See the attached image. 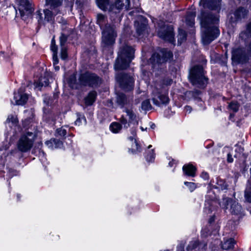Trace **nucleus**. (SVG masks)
Here are the masks:
<instances>
[{
    "mask_svg": "<svg viewBox=\"0 0 251 251\" xmlns=\"http://www.w3.org/2000/svg\"><path fill=\"white\" fill-rule=\"evenodd\" d=\"M133 5H131L130 0H126V10L128 8H134L136 9H138L140 5L139 0H132Z\"/></svg>",
    "mask_w": 251,
    "mask_h": 251,
    "instance_id": "ea45409f",
    "label": "nucleus"
},
{
    "mask_svg": "<svg viewBox=\"0 0 251 251\" xmlns=\"http://www.w3.org/2000/svg\"><path fill=\"white\" fill-rule=\"evenodd\" d=\"M53 141V145L54 148H61L63 146V142L59 139H52Z\"/></svg>",
    "mask_w": 251,
    "mask_h": 251,
    "instance_id": "603ef678",
    "label": "nucleus"
},
{
    "mask_svg": "<svg viewBox=\"0 0 251 251\" xmlns=\"http://www.w3.org/2000/svg\"><path fill=\"white\" fill-rule=\"evenodd\" d=\"M110 128L113 132L118 133L121 129L122 126L120 124L114 122L111 124Z\"/></svg>",
    "mask_w": 251,
    "mask_h": 251,
    "instance_id": "79ce46f5",
    "label": "nucleus"
},
{
    "mask_svg": "<svg viewBox=\"0 0 251 251\" xmlns=\"http://www.w3.org/2000/svg\"><path fill=\"white\" fill-rule=\"evenodd\" d=\"M68 40V36L64 33H62L59 37V42L60 47H66L65 44Z\"/></svg>",
    "mask_w": 251,
    "mask_h": 251,
    "instance_id": "c03bdc74",
    "label": "nucleus"
},
{
    "mask_svg": "<svg viewBox=\"0 0 251 251\" xmlns=\"http://www.w3.org/2000/svg\"><path fill=\"white\" fill-rule=\"evenodd\" d=\"M217 185L215 187V188H218L222 190H226L227 188V185L226 182L221 178H217Z\"/></svg>",
    "mask_w": 251,
    "mask_h": 251,
    "instance_id": "58836bf2",
    "label": "nucleus"
},
{
    "mask_svg": "<svg viewBox=\"0 0 251 251\" xmlns=\"http://www.w3.org/2000/svg\"><path fill=\"white\" fill-rule=\"evenodd\" d=\"M126 101V96L124 93H119L117 97V103L121 108L124 107Z\"/></svg>",
    "mask_w": 251,
    "mask_h": 251,
    "instance_id": "72a5a7b5",
    "label": "nucleus"
},
{
    "mask_svg": "<svg viewBox=\"0 0 251 251\" xmlns=\"http://www.w3.org/2000/svg\"><path fill=\"white\" fill-rule=\"evenodd\" d=\"M174 161L173 160H172L171 161H170L169 163V166L170 167H173L174 163Z\"/></svg>",
    "mask_w": 251,
    "mask_h": 251,
    "instance_id": "338daca9",
    "label": "nucleus"
},
{
    "mask_svg": "<svg viewBox=\"0 0 251 251\" xmlns=\"http://www.w3.org/2000/svg\"><path fill=\"white\" fill-rule=\"evenodd\" d=\"M214 221H215V216H212L210 217V218L208 220V223H209V224H211L214 222Z\"/></svg>",
    "mask_w": 251,
    "mask_h": 251,
    "instance_id": "e2e57ef3",
    "label": "nucleus"
},
{
    "mask_svg": "<svg viewBox=\"0 0 251 251\" xmlns=\"http://www.w3.org/2000/svg\"><path fill=\"white\" fill-rule=\"evenodd\" d=\"M173 57L172 52L167 49H161L157 52L153 53L150 59L151 64L154 68L156 65L171 61Z\"/></svg>",
    "mask_w": 251,
    "mask_h": 251,
    "instance_id": "6e6552de",
    "label": "nucleus"
},
{
    "mask_svg": "<svg viewBox=\"0 0 251 251\" xmlns=\"http://www.w3.org/2000/svg\"><path fill=\"white\" fill-rule=\"evenodd\" d=\"M11 122L13 125H17L18 123V120L17 117L14 116L13 115H10L8 116L6 123Z\"/></svg>",
    "mask_w": 251,
    "mask_h": 251,
    "instance_id": "de8ad7c7",
    "label": "nucleus"
},
{
    "mask_svg": "<svg viewBox=\"0 0 251 251\" xmlns=\"http://www.w3.org/2000/svg\"><path fill=\"white\" fill-rule=\"evenodd\" d=\"M230 211L232 214L239 216H241L243 212L241 205L235 201H234L231 205Z\"/></svg>",
    "mask_w": 251,
    "mask_h": 251,
    "instance_id": "5701e85b",
    "label": "nucleus"
},
{
    "mask_svg": "<svg viewBox=\"0 0 251 251\" xmlns=\"http://www.w3.org/2000/svg\"><path fill=\"white\" fill-rule=\"evenodd\" d=\"M227 161L228 163H232L233 162V158L230 153H228L227 155Z\"/></svg>",
    "mask_w": 251,
    "mask_h": 251,
    "instance_id": "052dcab7",
    "label": "nucleus"
},
{
    "mask_svg": "<svg viewBox=\"0 0 251 251\" xmlns=\"http://www.w3.org/2000/svg\"><path fill=\"white\" fill-rule=\"evenodd\" d=\"M116 79L120 87L125 89L126 88V74L123 72L119 73L117 75Z\"/></svg>",
    "mask_w": 251,
    "mask_h": 251,
    "instance_id": "c85d7f7f",
    "label": "nucleus"
},
{
    "mask_svg": "<svg viewBox=\"0 0 251 251\" xmlns=\"http://www.w3.org/2000/svg\"><path fill=\"white\" fill-rule=\"evenodd\" d=\"M63 0H46V5L48 8L56 11H61L60 8Z\"/></svg>",
    "mask_w": 251,
    "mask_h": 251,
    "instance_id": "aec40b11",
    "label": "nucleus"
},
{
    "mask_svg": "<svg viewBox=\"0 0 251 251\" xmlns=\"http://www.w3.org/2000/svg\"><path fill=\"white\" fill-rule=\"evenodd\" d=\"M124 6L123 0H117L114 4L109 5L108 10L110 12L117 13L120 12Z\"/></svg>",
    "mask_w": 251,
    "mask_h": 251,
    "instance_id": "412c9836",
    "label": "nucleus"
},
{
    "mask_svg": "<svg viewBox=\"0 0 251 251\" xmlns=\"http://www.w3.org/2000/svg\"><path fill=\"white\" fill-rule=\"evenodd\" d=\"M56 45L54 37H53V38L51 40V45Z\"/></svg>",
    "mask_w": 251,
    "mask_h": 251,
    "instance_id": "774afa93",
    "label": "nucleus"
},
{
    "mask_svg": "<svg viewBox=\"0 0 251 251\" xmlns=\"http://www.w3.org/2000/svg\"><path fill=\"white\" fill-rule=\"evenodd\" d=\"M82 121L84 124H86V119L85 117L83 115H81L79 114H77V118L75 121V124L76 125L79 126Z\"/></svg>",
    "mask_w": 251,
    "mask_h": 251,
    "instance_id": "49530a36",
    "label": "nucleus"
},
{
    "mask_svg": "<svg viewBox=\"0 0 251 251\" xmlns=\"http://www.w3.org/2000/svg\"><path fill=\"white\" fill-rule=\"evenodd\" d=\"M184 184L189 188L191 192H193L197 187L196 184L194 182L185 181Z\"/></svg>",
    "mask_w": 251,
    "mask_h": 251,
    "instance_id": "3c124183",
    "label": "nucleus"
},
{
    "mask_svg": "<svg viewBox=\"0 0 251 251\" xmlns=\"http://www.w3.org/2000/svg\"><path fill=\"white\" fill-rule=\"evenodd\" d=\"M105 16L101 14H98L97 15V23L100 26V28L103 30V25L105 24Z\"/></svg>",
    "mask_w": 251,
    "mask_h": 251,
    "instance_id": "a19ab883",
    "label": "nucleus"
},
{
    "mask_svg": "<svg viewBox=\"0 0 251 251\" xmlns=\"http://www.w3.org/2000/svg\"><path fill=\"white\" fill-rule=\"evenodd\" d=\"M97 95V93L95 91L90 92L84 99L85 104L87 105H92L96 100Z\"/></svg>",
    "mask_w": 251,
    "mask_h": 251,
    "instance_id": "b1692460",
    "label": "nucleus"
},
{
    "mask_svg": "<svg viewBox=\"0 0 251 251\" xmlns=\"http://www.w3.org/2000/svg\"><path fill=\"white\" fill-rule=\"evenodd\" d=\"M79 79L84 87L98 88L102 83V79L95 73L86 71L79 74Z\"/></svg>",
    "mask_w": 251,
    "mask_h": 251,
    "instance_id": "0eeeda50",
    "label": "nucleus"
},
{
    "mask_svg": "<svg viewBox=\"0 0 251 251\" xmlns=\"http://www.w3.org/2000/svg\"><path fill=\"white\" fill-rule=\"evenodd\" d=\"M59 60L57 57V54H53V64L55 66L58 63Z\"/></svg>",
    "mask_w": 251,
    "mask_h": 251,
    "instance_id": "5fc2aeb1",
    "label": "nucleus"
},
{
    "mask_svg": "<svg viewBox=\"0 0 251 251\" xmlns=\"http://www.w3.org/2000/svg\"><path fill=\"white\" fill-rule=\"evenodd\" d=\"M248 12L249 11L246 8L243 7H238L233 13L234 17L231 16L230 22L235 23L245 18L247 16Z\"/></svg>",
    "mask_w": 251,
    "mask_h": 251,
    "instance_id": "dca6fc26",
    "label": "nucleus"
},
{
    "mask_svg": "<svg viewBox=\"0 0 251 251\" xmlns=\"http://www.w3.org/2000/svg\"><path fill=\"white\" fill-rule=\"evenodd\" d=\"M135 26L136 27L137 34L138 36H141L144 34L147 27V25L145 23L135 22Z\"/></svg>",
    "mask_w": 251,
    "mask_h": 251,
    "instance_id": "393cba45",
    "label": "nucleus"
},
{
    "mask_svg": "<svg viewBox=\"0 0 251 251\" xmlns=\"http://www.w3.org/2000/svg\"><path fill=\"white\" fill-rule=\"evenodd\" d=\"M141 108L143 110L145 111H150L152 109L149 99H147L142 101L141 103Z\"/></svg>",
    "mask_w": 251,
    "mask_h": 251,
    "instance_id": "e433bc0d",
    "label": "nucleus"
},
{
    "mask_svg": "<svg viewBox=\"0 0 251 251\" xmlns=\"http://www.w3.org/2000/svg\"><path fill=\"white\" fill-rule=\"evenodd\" d=\"M227 61V54L226 52L224 55H221L219 59V63L221 66H226Z\"/></svg>",
    "mask_w": 251,
    "mask_h": 251,
    "instance_id": "a18cd8bd",
    "label": "nucleus"
},
{
    "mask_svg": "<svg viewBox=\"0 0 251 251\" xmlns=\"http://www.w3.org/2000/svg\"><path fill=\"white\" fill-rule=\"evenodd\" d=\"M221 0H201L199 4L205 9L219 11L221 9Z\"/></svg>",
    "mask_w": 251,
    "mask_h": 251,
    "instance_id": "4468645a",
    "label": "nucleus"
},
{
    "mask_svg": "<svg viewBox=\"0 0 251 251\" xmlns=\"http://www.w3.org/2000/svg\"><path fill=\"white\" fill-rule=\"evenodd\" d=\"M240 107V104L237 101H232L228 103L227 108L232 111L234 113L238 111Z\"/></svg>",
    "mask_w": 251,
    "mask_h": 251,
    "instance_id": "f704fd0d",
    "label": "nucleus"
},
{
    "mask_svg": "<svg viewBox=\"0 0 251 251\" xmlns=\"http://www.w3.org/2000/svg\"><path fill=\"white\" fill-rule=\"evenodd\" d=\"M207 244L205 242H200L198 240L190 242L186 250L187 251H205Z\"/></svg>",
    "mask_w": 251,
    "mask_h": 251,
    "instance_id": "2eb2a0df",
    "label": "nucleus"
},
{
    "mask_svg": "<svg viewBox=\"0 0 251 251\" xmlns=\"http://www.w3.org/2000/svg\"><path fill=\"white\" fill-rule=\"evenodd\" d=\"M120 43L121 46L114 65L116 70H123L126 69V40L124 38L120 39Z\"/></svg>",
    "mask_w": 251,
    "mask_h": 251,
    "instance_id": "9b49d317",
    "label": "nucleus"
},
{
    "mask_svg": "<svg viewBox=\"0 0 251 251\" xmlns=\"http://www.w3.org/2000/svg\"><path fill=\"white\" fill-rule=\"evenodd\" d=\"M235 241L233 238H230L224 241L222 244V248L223 250H228L233 248Z\"/></svg>",
    "mask_w": 251,
    "mask_h": 251,
    "instance_id": "c756f323",
    "label": "nucleus"
},
{
    "mask_svg": "<svg viewBox=\"0 0 251 251\" xmlns=\"http://www.w3.org/2000/svg\"><path fill=\"white\" fill-rule=\"evenodd\" d=\"M147 155L145 156L147 161L149 162H152L154 161L155 154L154 151V150L152 149L151 151H146Z\"/></svg>",
    "mask_w": 251,
    "mask_h": 251,
    "instance_id": "4c0bfd02",
    "label": "nucleus"
},
{
    "mask_svg": "<svg viewBox=\"0 0 251 251\" xmlns=\"http://www.w3.org/2000/svg\"><path fill=\"white\" fill-rule=\"evenodd\" d=\"M35 134L31 132H27L20 138L18 144V149L22 152H25L32 147Z\"/></svg>",
    "mask_w": 251,
    "mask_h": 251,
    "instance_id": "9d476101",
    "label": "nucleus"
},
{
    "mask_svg": "<svg viewBox=\"0 0 251 251\" xmlns=\"http://www.w3.org/2000/svg\"><path fill=\"white\" fill-rule=\"evenodd\" d=\"M56 133L57 136L64 137L67 134V131L62 127L61 128H57L56 130Z\"/></svg>",
    "mask_w": 251,
    "mask_h": 251,
    "instance_id": "09e8293b",
    "label": "nucleus"
},
{
    "mask_svg": "<svg viewBox=\"0 0 251 251\" xmlns=\"http://www.w3.org/2000/svg\"><path fill=\"white\" fill-rule=\"evenodd\" d=\"M201 176L204 180H207L209 179V175L205 172H202L201 174Z\"/></svg>",
    "mask_w": 251,
    "mask_h": 251,
    "instance_id": "4d7b16f0",
    "label": "nucleus"
},
{
    "mask_svg": "<svg viewBox=\"0 0 251 251\" xmlns=\"http://www.w3.org/2000/svg\"><path fill=\"white\" fill-rule=\"evenodd\" d=\"M45 143L49 147V148H50L51 149L54 148L53 141H52V139H51L50 140L46 141Z\"/></svg>",
    "mask_w": 251,
    "mask_h": 251,
    "instance_id": "6e6d98bb",
    "label": "nucleus"
},
{
    "mask_svg": "<svg viewBox=\"0 0 251 251\" xmlns=\"http://www.w3.org/2000/svg\"><path fill=\"white\" fill-rule=\"evenodd\" d=\"M60 57L62 60H65L68 57L67 47H61Z\"/></svg>",
    "mask_w": 251,
    "mask_h": 251,
    "instance_id": "8fccbe9b",
    "label": "nucleus"
},
{
    "mask_svg": "<svg viewBox=\"0 0 251 251\" xmlns=\"http://www.w3.org/2000/svg\"><path fill=\"white\" fill-rule=\"evenodd\" d=\"M196 14L193 12H189L187 13L185 18L186 24L187 25L193 27L195 24Z\"/></svg>",
    "mask_w": 251,
    "mask_h": 251,
    "instance_id": "cd10ccee",
    "label": "nucleus"
},
{
    "mask_svg": "<svg viewBox=\"0 0 251 251\" xmlns=\"http://www.w3.org/2000/svg\"><path fill=\"white\" fill-rule=\"evenodd\" d=\"M240 3H242V4H245L246 2H247L249 0H238Z\"/></svg>",
    "mask_w": 251,
    "mask_h": 251,
    "instance_id": "69168bd1",
    "label": "nucleus"
},
{
    "mask_svg": "<svg viewBox=\"0 0 251 251\" xmlns=\"http://www.w3.org/2000/svg\"><path fill=\"white\" fill-rule=\"evenodd\" d=\"M184 243L182 241L177 245L176 247V251H184Z\"/></svg>",
    "mask_w": 251,
    "mask_h": 251,
    "instance_id": "864d4df0",
    "label": "nucleus"
},
{
    "mask_svg": "<svg viewBox=\"0 0 251 251\" xmlns=\"http://www.w3.org/2000/svg\"><path fill=\"white\" fill-rule=\"evenodd\" d=\"M191 83L199 88L206 87L208 78L205 76L204 71L201 65H195L190 70L189 75Z\"/></svg>",
    "mask_w": 251,
    "mask_h": 251,
    "instance_id": "7ed1b4c3",
    "label": "nucleus"
},
{
    "mask_svg": "<svg viewBox=\"0 0 251 251\" xmlns=\"http://www.w3.org/2000/svg\"><path fill=\"white\" fill-rule=\"evenodd\" d=\"M126 116H128V126H132L130 129L131 135L127 138L129 144L131 146V147L128 149V152L132 154H136L142 151V148L136 134L138 118L132 110L128 109H126Z\"/></svg>",
    "mask_w": 251,
    "mask_h": 251,
    "instance_id": "f03ea898",
    "label": "nucleus"
},
{
    "mask_svg": "<svg viewBox=\"0 0 251 251\" xmlns=\"http://www.w3.org/2000/svg\"><path fill=\"white\" fill-rule=\"evenodd\" d=\"M68 83L69 87L73 89L79 90L84 87L79 79V76L77 79L75 75H71L68 78Z\"/></svg>",
    "mask_w": 251,
    "mask_h": 251,
    "instance_id": "f3484780",
    "label": "nucleus"
},
{
    "mask_svg": "<svg viewBox=\"0 0 251 251\" xmlns=\"http://www.w3.org/2000/svg\"><path fill=\"white\" fill-rule=\"evenodd\" d=\"M184 175L186 176L194 177L196 176L197 168L191 164H185L182 167Z\"/></svg>",
    "mask_w": 251,
    "mask_h": 251,
    "instance_id": "6ab92c4d",
    "label": "nucleus"
},
{
    "mask_svg": "<svg viewBox=\"0 0 251 251\" xmlns=\"http://www.w3.org/2000/svg\"><path fill=\"white\" fill-rule=\"evenodd\" d=\"M7 9L10 12H12L13 14L16 13L17 14V10L14 6H9Z\"/></svg>",
    "mask_w": 251,
    "mask_h": 251,
    "instance_id": "bf43d9fd",
    "label": "nucleus"
},
{
    "mask_svg": "<svg viewBox=\"0 0 251 251\" xmlns=\"http://www.w3.org/2000/svg\"><path fill=\"white\" fill-rule=\"evenodd\" d=\"M28 100V96L26 94H22L20 92L15 93L14 96V100L11 101L12 103L17 105L25 104Z\"/></svg>",
    "mask_w": 251,
    "mask_h": 251,
    "instance_id": "a211bd4d",
    "label": "nucleus"
},
{
    "mask_svg": "<svg viewBox=\"0 0 251 251\" xmlns=\"http://www.w3.org/2000/svg\"><path fill=\"white\" fill-rule=\"evenodd\" d=\"M49 84V80L47 77H41L38 81L35 83V86L36 88H39L41 89V87L43 86H47Z\"/></svg>",
    "mask_w": 251,
    "mask_h": 251,
    "instance_id": "7c9ffc66",
    "label": "nucleus"
},
{
    "mask_svg": "<svg viewBox=\"0 0 251 251\" xmlns=\"http://www.w3.org/2000/svg\"><path fill=\"white\" fill-rule=\"evenodd\" d=\"M157 35L161 39L173 43L175 41L174 27L172 25H165L157 31Z\"/></svg>",
    "mask_w": 251,
    "mask_h": 251,
    "instance_id": "f8f14e48",
    "label": "nucleus"
},
{
    "mask_svg": "<svg viewBox=\"0 0 251 251\" xmlns=\"http://www.w3.org/2000/svg\"><path fill=\"white\" fill-rule=\"evenodd\" d=\"M98 6L102 10L106 11L108 9V6L109 5L108 0H96Z\"/></svg>",
    "mask_w": 251,
    "mask_h": 251,
    "instance_id": "c9c22d12",
    "label": "nucleus"
},
{
    "mask_svg": "<svg viewBox=\"0 0 251 251\" xmlns=\"http://www.w3.org/2000/svg\"><path fill=\"white\" fill-rule=\"evenodd\" d=\"M177 37L178 43L180 45L182 43H183L186 40L187 33L186 31L182 29L179 28Z\"/></svg>",
    "mask_w": 251,
    "mask_h": 251,
    "instance_id": "473e14b6",
    "label": "nucleus"
},
{
    "mask_svg": "<svg viewBox=\"0 0 251 251\" xmlns=\"http://www.w3.org/2000/svg\"><path fill=\"white\" fill-rule=\"evenodd\" d=\"M43 12L44 13V18L42 16V13L40 10L36 12V19L38 21V26L39 28L42 25H45L46 22L53 24L54 22V17L58 14H61V11L52 10L49 8L44 9Z\"/></svg>",
    "mask_w": 251,
    "mask_h": 251,
    "instance_id": "1a4fd4ad",
    "label": "nucleus"
},
{
    "mask_svg": "<svg viewBox=\"0 0 251 251\" xmlns=\"http://www.w3.org/2000/svg\"><path fill=\"white\" fill-rule=\"evenodd\" d=\"M19 10L21 18L25 20L31 15L33 12L30 1L29 0H21Z\"/></svg>",
    "mask_w": 251,
    "mask_h": 251,
    "instance_id": "ddd939ff",
    "label": "nucleus"
},
{
    "mask_svg": "<svg viewBox=\"0 0 251 251\" xmlns=\"http://www.w3.org/2000/svg\"><path fill=\"white\" fill-rule=\"evenodd\" d=\"M150 127L152 129H154L155 127V125L154 123H150Z\"/></svg>",
    "mask_w": 251,
    "mask_h": 251,
    "instance_id": "0e129e2a",
    "label": "nucleus"
},
{
    "mask_svg": "<svg viewBox=\"0 0 251 251\" xmlns=\"http://www.w3.org/2000/svg\"><path fill=\"white\" fill-rule=\"evenodd\" d=\"M219 18L211 12H202L201 24L204 28L201 38L204 45H207L217 39L220 34L218 27Z\"/></svg>",
    "mask_w": 251,
    "mask_h": 251,
    "instance_id": "f257e3e1",
    "label": "nucleus"
},
{
    "mask_svg": "<svg viewBox=\"0 0 251 251\" xmlns=\"http://www.w3.org/2000/svg\"><path fill=\"white\" fill-rule=\"evenodd\" d=\"M185 110L190 113L192 111V107L190 106L187 105L185 107Z\"/></svg>",
    "mask_w": 251,
    "mask_h": 251,
    "instance_id": "680f3d73",
    "label": "nucleus"
},
{
    "mask_svg": "<svg viewBox=\"0 0 251 251\" xmlns=\"http://www.w3.org/2000/svg\"><path fill=\"white\" fill-rule=\"evenodd\" d=\"M51 50L53 54H57V46L56 45H51Z\"/></svg>",
    "mask_w": 251,
    "mask_h": 251,
    "instance_id": "13d9d810",
    "label": "nucleus"
},
{
    "mask_svg": "<svg viewBox=\"0 0 251 251\" xmlns=\"http://www.w3.org/2000/svg\"><path fill=\"white\" fill-rule=\"evenodd\" d=\"M133 79L131 77L128 76L127 74H126V92L127 91L131 90L133 89Z\"/></svg>",
    "mask_w": 251,
    "mask_h": 251,
    "instance_id": "37998d69",
    "label": "nucleus"
},
{
    "mask_svg": "<svg viewBox=\"0 0 251 251\" xmlns=\"http://www.w3.org/2000/svg\"><path fill=\"white\" fill-rule=\"evenodd\" d=\"M151 97L153 104L158 107L166 106L170 102L168 90L164 87L159 88L154 87Z\"/></svg>",
    "mask_w": 251,
    "mask_h": 251,
    "instance_id": "423d86ee",
    "label": "nucleus"
},
{
    "mask_svg": "<svg viewBox=\"0 0 251 251\" xmlns=\"http://www.w3.org/2000/svg\"><path fill=\"white\" fill-rule=\"evenodd\" d=\"M239 37L245 41L248 38H251V22L247 24L246 31L240 33Z\"/></svg>",
    "mask_w": 251,
    "mask_h": 251,
    "instance_id": "a878e982",
    "label": "nucleus"
},
{
    "mask_svg": "<svg viewBox=\"0 0 251 251\" xmlns=\"http://www.w3.org/2000/svg\"><path fill=\"white\" fill-rule=\"evenodd\" d=\"M101 47L103 50L110 49L115 43L117 33L112 25H105L102 31Z\"/></svg>",
    "mask_w": 251,
    "mask_h": 251,
    "instance_id": "39448f33",
    "label": "nucleus"
},
{
    "mask_svg": "<svg viewBox=\"0 0 251 251\" xmlns=\"http://www.w3.org/2000/svg\"><path fill=\"white\" fill-rule=\"evenodd\" d=\"M134 51L133 48L126 45V68L129 66V62L134 57Z\"/></svg>",
    "mask_w": 251,
    "mask_h": 251,
    "instance_id": "bb28decb",
    "label": "nucleus"
},
{
    "mask_svg": "<svg viewBox=\"0 0 251 251\" xmlns=\"http://www.w3.org/2000/svg\"><path fill=\"white\" fill-rule=\"evenodd\" d=\"M231 59L235 64H244L251 62V41L247 46V49L237 48L232 51Z\"/></svg>",
    "mask_w": 251,
    "mask_h": 251,
    "instance_id": "20e7f679",
    "label": "nucleus"
},
{
    "mask_svg": "<svg viewBox=\"0 0 251 251\" xmlns=\"http://www.w3.org/2000/svg\"><path fill=\"white\" fill-rule=\"evenodd\" d=\"M58 98V93H54L52 96L46 95L44 98V102L47 106H51L56 103Z\"/></svg>",
    "mask_w": 251,
    "mask_h": 251,
    "instance_id": "4be33fe9",
    "label": "nucleus"
},
{
    "mask_svg": "<svg viewBox=\"0 0 251 251\" xmlns=\"http://www.w3.org/2000/svg\"><path fill=\"white\" fill-rule=\"evenodd\" d=\"M245 198L247 201L251 203V180H248L245 191Z\"/></svg>",
    "mask_w": 251,
    "mask_h": 251,
    "instance_id": "2f4dec72",
    "label": "nucleus"
}]
</instances>
